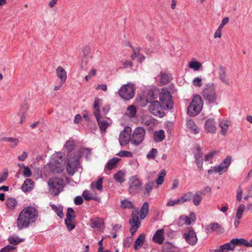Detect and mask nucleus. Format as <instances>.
<instances>
[{
  "label": "nucleus",
  "instance_id": "nucleus-25",
  "mask_svg": "<svg viewBox=\"0 0 252 252\" xmlns=\"http://www.w3.org/2000/svg\"><path fill=\"white\" fill-rule=\"evenodd\" d=\"M153 183L149 182L145 184L144 187L142 189V192L144 196H149L150 192L153 189Z\"/></svg>",
  "mask_w": 252,
  "mask_h": 252
},
{
  "label": "nucleus",
  "instance_id": "nucleus-55",
  "mask_svg": "<svg viewBox=\"0 0 252 252\" xmlns=\"http://www.w3.org/2000/svg\"><path fill=\"white\" fill-rule=\"evenodd\" d=\"M192 194V192L189 191L184 194L182 197H181L184 203L186 202L189 201L191 199Z\"/></svg>",
  "mask_w": 252,
  "mask_h": 252
},
{
  "label": "nucleus",
  "instance_id": "nucleus-46",
  "mask_svg": "<svg viewBox=\"0 0 252 252\" xmlns=\"http://www.w3.org/2000/svg\"><path fill=\"white\" fill-rule=\"evenodd\" d=\"M195 149H196L197 153L194 154L195 160H203V154L201 152V148L199 146H196Z\"/></svg>",
  "mask_w": 252,
  "mask_h": 252
},
{
  "label": "nucleus",
  "instance_id": "nucleus-30",
  "mask_svg": "<svg viewBox=\"0 0 252 252\" xmlns=\"http://www.w3.org/2000/svg\"><path fill=\"white\" fill-rule=\"evenodd\" d=\"M165 138L164 131L163 130H159L155 131L154 133V139L157 142L162 141Z\"/></svg>",
  "mask_w": 252,
  "mask_h": 252
},
{
  "label": "nucleus",
  "instance_id": "nucleus-52",
  "mask_svg": "<svg viewBox=\"0 0 252 252\" xmlns=\"http://www.w3.org/2000/svg\"><path fill=\"white\" fill-rule=\"evenodd\" d=\"M116 155L122 157L132 158L133 155V153L131 152L127 151H122L117 153Z\"/></svg>",
  "mask_w": 252,
  "mask_h": 252
},
{
  "label": "nucleus",
  "instance_id": "nucleus-64",
  "mask_svg": "<svg viewBox=\"0 0 252 252\" xmlns=\"http://www.w3.org/2000/svg\"><path fill=\"white\" fill-rule=\"evenodd\" d=\"M142 122L144 125L149 126L152 123V118L149 116H145L142 118Z\"/></svg>",
  "mask_w": 252,
  "mask_h": 252
},
{
  "label": "nucleus",
  "instance_id": "nucleus-28",
  "mask_svg": "<svg viewBox=\"0 0 252 252\" xmlns=\"http://www.w3.org/2000/svg\"><path fill=\"white\" fill-rule=\"evenodd\" d=\"M230 125V122L227 120H222L219 123V126L221 128L220 133L224 135L228 130L229 126Z\"/></svg>",
  "mask_w": 252,
  "mask_h": 252
},
{
  "label": "nucleus",
  "instance_id": "nucleus-10",
  "mask_svg": "<svg viewBox=\"0 0 252 252\" xmlns=\"http://www.w3.org/2000/svg\"><path fill=\"white\" fill-rule=\"evenodd\" d=\"M231 161V157L229 156H227L218 166H214L213 169L209 170L208 171V173L212 174L215 172L219 173L220 175L222 174L227 171Z\"/></svg>",
  "mask_w": 252,
  "mask_h": 252
},
{
  "label": "nucleus",
  "instance_id": "nucleus-12",
  "mask_svg": "<svg viewBox=\"0 0 252 252\" xmlns=\"http://www.w3.org/2000/svg\"><path fill=\"white\" fill-rule=\"evenodd\" d=\"M146 131L142 127H137L134 131L131 139V142L135 145H138L144 139Z\"/></svg>",
  "mask_w": 252,
  "mask_h": 252
},
{
  "label": "nucleus",
  "instance_id": "nucleus-57",
  "mask_svg": "<svg viewBox=\"0 0 252 252\" xmlns=\"http://www.w3.org/2000/svg\"><path fill=\"white\" fill-rule=\"evenodd\" d=\"M9 243L13 245H16L22 241L20 239L15 237H10L8 238Z\"/></svg>",
  "mask_w": 252,
  "mask_h": 252
},
{
  "label": "nucleus",
  "instance_id": "nucleus-6",
  "mask_svg": "<svg viewBox=\"0 0 252 252\" xmlns=\"http://www.w3.org/2000/svg\"><path fill=\"white\" fill-rule=\"evenodd\" d=\"M48 185L49 192L54 196L58 195L63 190V181L60 178L50 179L48 182Z\"/></svg>",
  "mask_w": 252,
  "mask_h": 252
},
{
  "label": "nucleus",
  "instance_id": "nucleus-32",
  "mask_svg": "<svg viewBox=\"0 0 252 252\" xmlns=\"http://www.w3.org/2000/svg\"><path fill=\"white\" fill-rule=\"evenodd\" d=\"M121 160L120 158H111L107 163L106 168L108 170H111L117 166L118 162Z\"/></svg>",
  "mask_w": 252,
  "mask_h": 252
},
{
  "label": "nucleus",
  "instance_id": "nucleus-62",
  "mask_svg": "<svg viewBox=\"0 0 252 252\" xmlns=\"http://www.w3.org/2000/svg\"><path fill=\"white\" fill-rule=\"evenodd\" d=\"M22 165L24 167L23 175L25 177H29L32 175V172L28 166H25L23 164Z\"/></svg>",
  "mask_w": 252,
  "mask_h": 252
},
{
  "label": "nucleus",
  "instance_id": "nucleus-17",
  "mask_svg": "<svg viewBox=\"0 0 252 252\" xmlns=\"http://www.w3.org/2000/svg\"><path fill=\"white\" fill-rule=\"evenodd\" d=\"M196 216L194 213L192 212L190 214V217L187 216H181L178 221L177 223L179 225L182 226L184 224L189 225L191 222L195 221Z\"/></svg>",
  "mask_w": 252,
  "mask_h": 252
},
{
  "label": "nucleus",
  "instance_id": "nucleus-39",
  "mask_svg": "<svg viewBox=\"0 0 252 252\" xmlns=\"http://www.w3.org/2000/svg\"><path fill=\"white\" fill-rule=\"evenodd\" d=\"M231 243L234 245H242L247 247L248 241L246 239L243 238L232 239Z\"/></svg>",
  "mask_w": 252,
  "mask_h": 252
},
{
  "label": "nucleus",
  "instance_id": "nucleus-7",
  "mask_svg": "<svg viewBox=\"0 0 252 252\" xmlns=\"http://www.w3.org/2000/svg\"><path fill=\"white\" fill-rule=\"evenodd\" d=\"M134 92V85L131 83H127L122 86L118 93L122 98L126 100H129L133 97Z\"/></svg>",
  "mask_w": 252,
  "mask_h": 252
},
{
  "label": "nucleus",
  "instance_id": "nucleus-38",
  "mask_svg": "<svg viewBox=\"0 0 252 252\" xmlns=\"http://www.w3.org/2000/svg\"><path fill=\"white\" fill-rule=\"evenodd\" d=\"M3 141L9 142L10 143L9 146L12 148L16 147L19 142L18 138L13 137H5Z\"/></svg>",
  "mask_w": 252,
  "mask_h": 252
},
{
  "label": "nucleus",
  "instance_id": "nucleus-15",
  "mask_svg": "<svg viewBox=\"0 0 252 252\" xmlns=\"http://www.w3.org/2000/svg\"><path fill=\"white\" fill-rule=\"evenodd\" d=\"M131 129L129 127H126L120 133L119 136V142L122 146H125L131 141L130 135Z\"/></svg>",
  "mask_w": 252,
  "mask_h": 252
},
{
  "label": "nucleus",
  "instance_id": "nucleus-13",
  "mask_svg": "<svg viewBox=\"0 0 252 252\" xmlns=\"http://www.w3.org/2000/svg\"><path fill=\"white\" fill-rule=\"evenodd\" d=\"M163 110H164V108L158 100L153 101L149 106V110L151 114L160 117L163 116Z\"/></svg>",
  "mask_w": 252,
  "mask_h": 252
},
{
  "label": "nucleus",
  "instance_id": "nucleus-36",
  "mask_svg": "<svg viewBox=\"0 0 252 252\" xmlns=\"http://www.w3.org/2000/svg\"><path fill=\"white\" fill-rule=\"evenodd\" d=\"M120 207L122 209H132L134 207L133 204L131 201L126 199L121 201Z\"/></svg>",
  "mask_w": 252,
  "mask_h": 252
},
{
  "label": "nucleus",
  "instance_id": "nucleus-19",
  "mask_svg": "<svg viewBox=\"0 0 252 252\" xmlns=\"http://www.w3.org/2000/svg\"><path fill=\"white\" fill-rule=\"evenodd\" d=\"M102 104V100L99 98L96 97L94 100V115L95 116V113L97 111L98 112L99 116L100 119H102L104 118L105 115L103 112H102V110L100 109V106Z\"/></svg>",
  "mask_w": 252,
  "mask_h": 252
},
{
  "label": "nucleus",
  "instance_id": "nucleus-41",
  "mask_svg": "<svg viewBox=\"0 0 252 252\" xmlns=\"http://www.w3.org/2000/svg\"><path fill=\"white\" fill-rule=\"evenodd\" d=\"M136 113V108L135 106L134 105H131L127 107L126 114L129 117L133 118L135 117Z\"/></svg>",
  "mask_w": 252,
  "mask_h": 252
},
{
  "label": "nucleus",
  "instance_id": "nucleus-59",
  "mask_svg": "<svg viewBox=\"0 0 252 252\" xmlns=\"http://www.w3.org/2000/svg\"><path fill=\"white\" fill-rule=\"evenodd\" d=\"M72 220L66 219L65 220V223L69 231L72 230L75 227V225L72 222Z\"/></svg>",
  "mask_w": 252,
  "mask_h": 252
},
{
  "label": "nucleus",
  "instance_id": "nucleus-42",
  "mask_svg": "<svg viewBox=\"0 0 252 252\" xmlns=\"http://www.w3.org/2000/svg\"><path fill=\"white\" fill-rule=\"evenodd\" d=\"M202 64L196 61H192L189 63V67L193 69L194 71L199 70Z\"/></svg>",
  "mask_w": 252,
  "mask_h": 252
},
{
  "label": "nucleus",
  "instance_id": "nucleus-23",
  "mask_svg": "<svg viewBox=\"0 0 252 252\" xmlns=\"http://www.w3.org/2000/svg\"><path fill=\"white\" fill-rule=\"evenodd\" d=\"M56 74L57 76L61 79L62 83H64L67 78V75L65 70L63 67L60 66L56 69Z\"/></svg>",
  "mask_w": 252,
  "mask_h": 252
},
{
  "label": "nucleus",
  "instance_id": "nucleus-44",
  "mask_svg": "<svg viewBox=\"0 0 252 252\" xmlns=\"http://www.w3.org/2000/svg\"><path fill=\"white\" fill-rule=\"evenodd\" d=\"M220 228V225L216 222L211 223L206 226V229L208 232L217 231Z\"/></svg>",
  "mask_w": 252,
  "mask_h": 252
},
{
  "label": "nucleus",
  "instance_id": "nucleus-29",
  "mask_svg": "<svg viewBox=\"0 0 252 252\" xmlns=\"http://www.w3.org/2000/svg\"><path fill=\"white\" fill-rule=\"evenodd\" d=\"M149 212V204L147 202H145L141 207L140 211V218L141 220H143L147 215Z\"/></svg>",
  "mask_w": 252,
  "mask_h": 252
},
{
  "label": "nucleus",
  "instance_id": "nucleus-34",
  "mask_svg": "<svg viewBox=\"0 0 252 252\" xmlns=\"http://www.w3.org/2000/svg\"><path fill=\"white\" fill-rule=\"evenodd\" d=\"M192 202L194 206H198L201 203L202 196L198 192H195L194 194H192Z\"/></svg>",
  "mask_w": 252,
  "mask_h": 252
},
{
  "label": "nucleus",
  "instance_id": "nucleus-40",
  "mask_svg": "<svg viewBox=\"0 0 252 252\" xmlns=\"http://www.w3.org/2000/svg\"><path fill=\"white\" fill-rule=\"evenodd\" d=\"M166 174V171L165 169H163L159 172L158 175V178L156 181V182L158 186L162 184L164 180V177L165 176Z\"/></svg>",
  "mask_w": 252,
  "mask_h": 252
},
{
  "label": "nucleus",
  "instance_id": "nucleus-24",
  "mask_svg": "<svg viewBox=\"0 0 252 252\" xmlns=\"http://www.w3.org/2000/svg\"><path fill=\"white\" fill-rule=\"evenodd\" d=\"M113 177L116 182L121 184L126 180V172L124 170H120L114 174Z\"/></svg>",
  "mask_w": 252,
  "mask_h": 252
},
{
  "label": "nucleus",
  "instance_id": "nucleus-26",
  "mask_svg": "<svg viewBox=\"0 0 252 252\" xmlns=\"http://www.w3.org/2000/svg\"><path fill=\"white\" fill-rule=\"evenodd\" d=\"M34 185L33 182L31 179H27L22 186V189L25 192H28L33 189Z\"/></svg>",
  "mask_w": 252,
  "mask_h": 252
},
{
  "label": "nucleus",
  "instance_id": "nucleus-43",
  "mask_svg": "<svg viewBox=\"0 0 252 252\" xmlns=\"http://www.w3.org/2000/svg\"><path fill=\"white\" fill-rule=\"evenodd\" d=\"M139 211L138 209H134L132 211L131 216H132V219L131 220H130L129 221L130 223L131 222H140L139 219Z\"/></svg>",
  "mask_w": 252,
  "mask_h": 252
},
{
  "label": "nucleus",
  "instance_id": "nucleus-21",
  "mask_svg": "<svg viewBox=\"0 0 252 252\" xmlns=\"http://www.w3.org/2000/svg\"><path fill=\"white\" fill-rule=\"evenodd\" d=\"M204 127L205 130L210 133H215L217 130L215 121L214 119H208L206 120Z\"/></svg>",
  "mask_w": 252,
  "mask_h": 252
},
{
  "label": "nucleus",
  "instance_id": "nucleus-16",
  "mask_svg": "<svg viewBox=\"0 0 252 252\" xmlns=\"http://www.w3.org/2000/svg\"><path fill=\"white\" fill-rule=\"evenodd\" d=\"M98 112L96 111L95 113V117L98 123L100 129L102 132L104 133L106 129L110 125V119L109 118H102L100 119Z\"/></svg>",
  "mask_w": 252,
  "mask_h": 252
},
{
  "label": "nucleus",
  "instance_id": "nucleus-58",
  "mask_svg": "<svg viewBox=\"0 0 252 252\" xmlns=\"http://www.w3.org/2000/svg\"><path fill=\"white\" fill-rule=\"evenodd\" d=\"M52 209L56 212L57 215L61 218L63 216L62 210L55 205H51Z\"/></svg>",
  "mask_w": 252,
  "mask_h": 252
},
{
  "label": "nucleus",
  "instance_id": "nucleus-51",
  "mask_svg": "<svg viewBox=\"0 0 252 252\" xmlns=\"http://www.w3.org/2000/svg\"><path fill=\"white\" fill-rule=\"evenodd\" d=\"M202 78L199 77H195L192 80V85L196 87H201L202 86Z\"/></svg>",
  "mask_w": 252,
  "mask_h": 252
},
{
  "label": "nucleus",
  "instance_id": "nucleus-47",
  "mask_svg": "<svg viewBox=\"0 0 252 252\" xmlns=\"http://www.w3.org/2000/svg\"><path fill=\"white\" fill-rule=\"evenodd\" d=\"M245 209V206L244 204H240L238 208L236 213V218L240 220L242 217L243 213Z\"/></svg>",
  "mask_w": 252,
  "mask_h": 252
},
{
  "label": "nucleus",
  "instance_id": "nucleus-49",
  "mask_svg": "<svg viewBox=\"0 0 252 252\" xmlns=\"http://www.w3.org/2000/svg\"><path fill=\"white\" fill-rule=\"evenodd\" d=\"M132 224L131 226L130 231L131 235H133L134 233L137 231L138 229L140 227V222H131Z\"/></svg>",
  "mask_w": 252,
  "mask_h": 252
},
{
  "label": "nucleus",
  "instance_id": "nucleus-27",
  "mask_svg": "<svg viewBox=\"0 0 252 252\" xmlns=\"http://www.w3.org/2000/svg\"><path fill=\"white\" fill-rule=\"evenodd\" d=\"M91 225L92 228H100L104 225L103 220L99 218L91 219Z\"/></svg>",
  "mask_w": 252,
  "mask_h": 252
},
{
  "label": "nucleus",
  "instance_id": "nucleus-2",
  "mask_svg": "<svg viewBox=\"0 0 252 252\" xmlns=\"http://www.w3.org/2000/svg\"><path fill=\"white\" fill-rule=\"evenodd\" d=\"M204 99L209 103H215L219 99L215 85L213 83L206 84L202 92Z\"/></svg>",
  "mask_w": 252,
  "mask_h": 252
},
{
  "label": "nucleus",
  "instance_id": "nucleus-1",
  "mask_svg": "<svg viewBox=\"0 0 252 252\" xmlns=\"http://www.w3.org/2000/svg\"><path fill=\"white\" fill-rule=\"evenodd\" d=\"M37 215L36 210L32 207L24 208L19 214L17 224L19 229L27 227L30 223L34 222Z\"/></svg>",
  "mask_w": 252,
  "mask_h": 252
},
{
  "label": "nucleus",
  "instance_id": "nucleus-9",
  "mask_svg": "<svg viewBox=\"0 0 252 252\" xmlns=\"http://www.w3.org/2000/svg\"><path fill=\"white\" fill-rule=\"evenodd\" d=\"M159 94L160 104L164 109H171L173 107V103L172 100V96L169 91L162 89Z\"/></svg>",
  "mask_w": 252,
  "mask_h": 252
},
{
  "label": "nucleus",
  "instance_id": "nucleus-35",
  "mask_svg": "<svg viewBox=\"0 0 252 252\" xmlns=\"http://www.w3.org/2000/svg\"><path fill=\"white\" fill-rule=\"evenodd\" d=\"M73 153L80 158L81 156H85L86 157H88L90 156L91 154V150L88 148H83L80 149L77 151H74Z\"/></svg>",
  "mask_w": 252,
  "mask_h": 252
},
{
  "label": "nucleus",
  "instance_id": "nucleus-5",
  "mask_svg": "<svg viewBox=\"0 0 252 252\" xmlns=\"http://www.w3.org/2000/svg\"><path fill=\"white\" fill-rule=\"evenodd\" d=\"M65 161L63 158L62 153L58 154L57 156H54L49 163V165L52 171L54 173H61L64 169Z\"/></svg>",
  "mask_w": 252,
  "mask_h": 252
},
{
  "label": "nucleus",
  "instance_id": "nucleus-33",
  "mask_svg": "<svg viewBox=\"0 0 252 252\" xmlns=\"http://www.w3.org/2000/svg\"><path fill=\"white\" fill-rule=\"evenodd\" d=\"M145 235L144 234H141L136 239L134 244V249L137 250L142 247L145 241Z\"/></svg>",
  "mask_w": 252,
  "mask_h": 252
},
{
  "label": "nucleus",
  "instance_id": "nucleus-48",
  "mask_svg": "<svg viewBox=\"0 0 252 252\" xmlns=\"http://www.w3.org/2000/svg\"><path fill=\"white\" fill-rule=\"evenodd\" d=\"M158 154V150L156 149L153 148L146 155V157L149 159H154L155 158Z\"/></svg>",
  "mask_w": 252,
  "mask_h": 252
},
{
  "label": "nucleus",
  "instance_id": "nucleus-4",
  "mask_svg": "<svg viewBox=\"0 0 252 252\" xmlns=\"http://www.w3.org/2000/svg\"><path fill=\"white\" fill-rule=\"evenodd\" d=\"M203 103L199 95H196L193 98L188 107V113L190 116L198 115L202 109Z\"/></svg>",
  "mask_w": 252,
  "mask_h": 252
},
{
  "label": "nucleus",
  "instance_id": "nucleus-56",
  "mask_svg": "<svg viewBox=\"0 0 252 252\" xmlns=\"http://www.w3.org/2000/svg\"><path fill=\"white\" fill-rule=\"evenodd\" d=\"M219 154V152L218 151H213L205 157V161H210L211 160L215 155H218Z\"/></svg>",
  "mask_w": 252,
  "mask_h": 252
},
{
  "label": "nucleus",
  "instance_id": "nucleus-20",
  "mask_svg": "<svg viewBox=\"0 0 252 252\" xmlns=\"http://www.w3.org/2000/svg\"><path fill=\"white\" fill-rule=\"evenodd\" d=\"M152 240L156 243L162 244L164 240V229H158L154 234Z\"/></svg>",
  "mask_w": 252,
  "mask_h": 252
},
{
  "label": "nucleus",
  "instance_id": "nucleus-63",
  "mask_svg": "<svg viewBox=\"0 0 252 252\" xmlns=\"http://www.w3.org/2000/svg\"><path fill=\"white\" fill-rule=\"evenodd\" d=\"M64 148L68 151H71L74 148V143L71 140H68L64 145Z\"/></svg>",
  "mask_w": 252,
  "mask_h": 252
},
{
  "label": "nucleus",
  "instance_id": "nucleus-50",
  "mask_svg": "<svg viewBox=\"0 0 252 252\" xmlns=\"http://www.w3.org/2000/svg\"><path fill=\"white\" fill-rule=\"evenodd\" d=\"M231 242L230 243H226L220 247V251L222 252L224 250H227L230 251H233L234 249V246H232Z\"/></svg>",
  "mask_w": 252,
  "mask_h": 252
},
{
  "label": "nucleus",
  "instance_id": "nucleus-8",
  "mask_svg": "<svg viewBox=\"0 0 252 252\" xmlns=\"http://www.w3.org/2000/svg\"><path fill=\"white\" fill-rule=\"evenodd\" d=\"M159 94L160 104L164 109H171L173 107V103L172 100V96L169 91L162 89Z\"/></svg>",
  "mask_w": 252,
  "mask_h": 252
},
{
  "label": "nucleus",
  "instance_id": "nucleus-37",
  "mask_svg": "<svg viewBox=\"0 0 252 252\" xmlns=\"http://www.w3.org/2000/svg\"><path fill=\"white\" fill-rule=\"evenodd\" d=\"M91 188L93 190L96 189L98 190H101L102 189V178H100L96 182L92 183Z\"/></svg>",
  "mask_w": 252,
  "mask_h": 252
},
{
  "label": "nucleus",
  "instance_id": "nucleus-3",
  "mask_svg": "<svg viewBox=\"0 0 252 252\" xmlns=\"http://www.w3.org/2000/svg\"><path fill=\"white\" fill-rule=\"evenodd\" d=\"M79 156H76L73 152L69 156L66 165V171L70 176H73L81 167Z\"/></svg>",
  "mask_w": 252,
  "mask_h": 252
},
{
  "label": "nucleus",
  "instance_id": "nucleus-22",
  "mask_svg": "<svg viewBox=\"0 0 252 252\" xmlns=\"http://www.w3.org/2000/svg\"><path fill=\"white\" fill-rule=\"evenodd\" d=\"M186 126L188 129L193 134H198L200 131V129L191 119L187 121Z\"/></svg>",
  "mask_w": 252,
  "mask_h": 252
},
{
  "label": "nucleus",
  "instance_id": "nucleus-31",
  "mask_svg": "<svg viewBox=\"0 0 252 252\" xmlns=\"http://www.w3.org/2000/svg\"><path fill=\"white\" fill-rule=\"evenodd\" d=\"M18 202L15 198L9 197L6 199L5 201L6 206L10 210L14 209L17 205Z\"/></svg>",
  "mask_w": 252,
  "mask_h": 252
},
{
  "label": "nucleus",
  "instance_id": "nucleus-54",
  "mask_svg": "<svg viewBox=\"0 0 252 252\" xmlns=\"http://www.w3.org/2000/svg\"><path fill=\"white\" fill-rule=\"evenodd\" d=\"M219 78L222 83L226 86L230 85V81L229 79L227 77V75H221L219 76Z\"/></svg>",
  "mask_w": 252,
  "mask_h": 252
},
{
  "label": "nucleus",
  "instance_id": "nucleus-14",
  "mask_svg": "<svg viewBox=\"0 0 252 252\" xmlns=\"http://www.w3.org/2000/svg\"><path fill=\"white\" fill-rule=\"evenodd\" d=\"M184 238L186 241L191 246L195 245L198 240L196 234L191 227L188 228L187 231L184 233Z\"/></svg>",
  "mask_w": 252,
  "mask_h": 252
},
{
  "label": "nucleus",
  "instance_id": "nucleus-61",
  "mask_svg": "<svg viewBox=\"0 0 252 252\" xmlns=\"http://www.w3.org/2000/svg\"><path fill=\"white\" fill-rule=\"evenodd\" d=\"M15 249L16 247L10 245H7L1 249L0 250V252H13Z\"/></svg>",
  "mask_w": 252,
  "mask_h": 252
},
{
  "label": "nucleus",
  "instance_id": "nucleus-11",
  "mask_svg": "<svg viewBox=\"0 0 252 252\" xmlns=\"http://www.w3.org/2000/svg\"><path fill=\"white\" fill-rule=\"evenodd\" d=\"M142 184V181L137 176L131 177L129 180V193L131 195L137 193L140 190Z\"/></svg>",
  "mask_w": 252,
  "mask_h": 252
},
{
  "label": "nucleus",
  "instance_id": "nucleus-60",
  "mask_svg": "<svg viewBox=\"0 0 252 252\" xmlns=\"http://www.w3.org/2000/svg\"><path fill=\"white\" fill-rule=\"evenodd\" d=\"M75 218V213L72 208H69L67 209L66 214V219L72 220Z\"/></svg>",
  "mask_w": 252,
  "mask_h": 252
},
{
  "label": "nucleus",
  "instance_id": "nucleus-53",
  "mask_svg": "<svg viewBox=\"0 0 252 252\" xmlns=\"http://www.w3.org/2000/svg\"><path fill=\"white\" fill-rule=\"evenodd\" d=\"M82 195L84 199L87 201H89L91 199H95V197L93 196L92 193L87 190H86L83 192Z\"/></svg>",
  "mask_w": 252,
  "mask_h": 252
},
{
  "label": "nucleus",
  "instance_id": "nucleus-18",
  "mask_svg": "<svg viewBox=\"0 0 252 252\" xmlns=\"http://www.w3.org/2000/svg\"><path fill=\"white\" fill-rule=\"evenodd\" d=\"M158 94L159 90L157 88L147 91L145 95L147 102L151 104L153 101H155V100L158 97Z\"/></svg>",
  "mask_w": 252,
  "mask_h": 252
},
{
  "label": "nucleus",
  "instance_id": "nucleus-45",
  "mask_svg": "<svg viewBox=\"0 0 252 252\" xmlns=\"http://www.w3.org/2000/svg\"><path fill=\"white\" fill-rule=\"evenodd\" d=\"M92 58L90 56H85L82 59L81 63V67L82 69L86 70L87 65L89 60Z\"/></svg>",
  "mask_w": 252,
  "mask_h": 252
}]
</instances>
